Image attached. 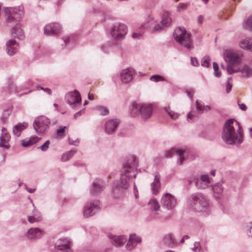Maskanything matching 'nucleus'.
Wrapping results in <instances>:
<instances>
[{"instance_id":"1","label":"nucleus","mask_w":252,"mask_h":252,"mask_svg":"<svg viewBox=\"0 0 252 252\" xmlns=\"http://www.w3.org/2000/svg\"><path fill=\"white\" fill-rule=\"evenodd\" d=\"M222 138L228 145L239 146L243 141V134L241 127L235 123L234 119H229L225 123Z\"/></svg>"},{"instance_id":"2","label":"nucleus","mask_w":252,"mask_h":252,"mask_svg":"<svg viewBox=\"0 0 252 252\" xmlns=\"http://www.w3.org/2000/svg\"><path fill=\"white\" fill-rule=\"evenodd\" d=\"M138 164V159L131 156L128 158L124 164L123 169L121 173L120 186L124 189H127L133 179L136 176L135 169Z\"/></svg>"},{"instance_id":"3","label":"nucleus","mask_w":252,"mask_h":252,"mask_svg":"<svg viewBox=\"0 0 252 252\" xmlns=\"http://www.w3.org/2000/svg\"><path fill=\"white\" fill-rule=\"evenodd\" d=\"M190 209L196 212H207L210 210L209 200L201 193L192 194L189 201Z\"/></svg>"},{"instance_id":"4","label":"nucleus","mask_w":252,"mask_h":252,"mask_svg":"<svg viewBox=\"0 0 252 252\" xmlns=\"http://www.w3.org/2000/svg\"><path fill=\"white\" fill-rule=\"evenodd\" d=\"M153 107L151 103L134 102L131 104L130 114L132 117L140 114L143 119L150 118L153 113Z\"/></svg>"},{"instance_id":"5","label":"nucleus","mask_w":252,"mask_h":252,"mask_svg":"<svg viewBox=\"0 0 252 252\" xmlns=\"http://www.w3.org/2000/svg\"><path fill=\"white\" fill-rule=\"evenodd\" d=\"M175 40L180 45L185 47L188 49L191 48L192 40L191 34L188 33L185 28H177L173 34Z\"/></svg>"},{"instance_id":"6","label":"nucleus","mask_w":252,"mask_h":252,"mask_svg":"<svg viewBox=\"0 0 252 252\" xmlns=\"http://www.w3.org/2000/svg\"><path fill=\"white\" fill-rule=\"evenodd\" d=\"M5 20L7 23H15L24 16L22 7L5 8L4 9Z\"/></svg>"},{"instance_id":"7","label":"nucleus","mask_w":252,"mask_h":252,"mask_svg":"<svg viewBox=\"0 0 252 252\" xmlns=\"http://www.w3.org/2000/svg\"><path fill=\"white\" fill-rule=\"evenodd\" d=\"M50 124L49 119L45 116H40L35 119L33 126L36 133L40 134L47 130Z\"/></svg>"},{"instance_id":"8","label":"nucleus","mask_w":252,"mask_h":252,"mask_svg":"<svg viewBox=\"0 0 252 252\" xmlns=\"http://www.w3.org/2000/svg\"><path fill=\"white\" fill-rule=\"evenodd\" d=\"M127 27L122 23H116L110 29L111 36L116 40L123 39L127 33Z\"/></svg>"},{"instance_id":"9","label":"nucleus","mask_w":252,"mask_h":252,"mask_svg":"<svg viewBox=\"0 0 252 252\" xmlns=\"http://www.w3.org/2000/svg\"><path fill=\"white\" fill-rule=\"evenodd\" d=\"M67 103L73 109L79 107L82 102L81 94L77 90L68 93L65 95Z\"/></svg>"},{"instance_id":"10","label":"nucleus","mask_w":252,"mask_h":252,"mask_svg":"<svg viewBox=\"0 0 252 252\" xmlns=\"http://www.w3.org/2000/svg\"><path fill=\"white\" fill-rule=\"evenodd\" d=\"M99 201L97 200L93 202L87 203L84 208L83 214L85 218H89L95 215L100 209Z\"/></svg>"},{"instance_id":"11","label":"nucleus","mask_w":252,"mask_h":252,"mask_svg":"<svg viewBox=\"0 0 252 252\" xmlns=\"http://www.w3.org/2000/svg\"><path fill=\"white\" fill-rule=\"evenodd\" d=\"M241 55L236 52L226 50L224 53V59L226 62L233 65H238L242 62Z\"/></svg>"},{"instance_id":"12","label":"nucleus","mask_w":252,"mask_h":252,"mask_svg":"<svg viewBox=\"0 0 252 252\" xmlns=\"http://www.w3.org/2000/svg\"><path fill=\"white\" fill-rule=\"evenodd\" d=\"M160 202L163 207L168 210H172L176 206V198L172 194L165 193L162 195Z\"/></svg>"},{"instance_id":"13","label":"nucleus","mask_w":252,"mask_h":252,"mask_svg":"<svg viewBox=\"0 0 252 252\" xmlns=\"http://www.w3.org/2000/svg\"><path fill=\"white\" fill-rule=\"evenodd\" d=\"M44 232L38 227H31L25 233L24 237L27 240L35 242L42 236Z\"/></svg>"},{"instance_id":"14","label":"nucleus","mask_w":252,"mask_h":252,"mask_svg":"<svg viewBox=\"0 0 252 252\" xmlns=\"http://www.w3.org/2000/svg\"><path fill=\"white\" fill-rule=\"evenodd\" d=\"M62 28L57 23H52L46 25L44 28V33L47 35H56L60 33Z\"/></svg>"},{"instance_id":"15","label":"nucleus","mask_w":252,"mask_h":252,"mask_svg":"<svg viewBox=\"0 0 252 252\" xmlns=\"http://www.w3.org/2000/svg\"><path fill=\"white\" fill-rule=\"evenodd\" d=\"M118 119H112L108 120L105 125V130L109 134L114 133L120 124Z\"/></svg>"},{"instance_id":"16","label":"nucleus","mask_w":252,"mask_h":252,"mask_svg":"<svg viewBox=\"0 0 252 252\" xmlns=\"http://www.w3.org/2000/svg\"><path fill=\"white\" fill-rule=\"evenodd\" d=\"M72 246V242L71 240L66 237L59 239L55 243V247L58 250L64 252L69 247Z\"/></svg>"},{"instance_id":"17","label":"nucleus","mask_w":252,"mask_h":252,"mask_svg":"<svg viewBox=\"0 0 252 252\" xmlns=\"http://www.w3.org/2000/svg\"><path fill=\"white\" fill-rule=\"evenodd\" d=\"M5 50L9 56H13L18 51L19 45L18 43L14 39L8 40L5 44Z\"/></svg>"},{"instance_id":"18","label":"nucleus","mask_w":252,"mask_h":252,"mask_svg":"<svg viewBox=\"0 0 252 252\" xmlns=\"http://www.w3.org/2000/svg\"><path fill=\"white\" fill-rule=\"evenodd\" d=\"M185 152V150L182 149H178L175 148H173L166 152L165 157L167 158H169L171 157L174 154H176L177 156L179 157L178 163L179 165H181L185 159L184 158V154Z\"/></svg>"},{"instance_id":"19","label":"nucleus","mask_w":252,"mask_h":252,"mask_svg":"<svg viewBox=\"0 0 252 252\" xmlns=\"http://www.w3.org/2000/svg\"><path fill=\"white\" fill-rule=\"evenodd\" d=\"M108 236L111 240V243L116 247L124 245L127 241L126 236L124 235L115 236L112 234H109Z\"/></svg>"},{"instance_id":"20","label":"nucleus","mask_w":252,"mask_h":252,"mask_svg":"<svg viewBox=\"0 0 252 252\" xmlns=\"http://www.w3.org/2000/svg\"><path fill=\"white\" fill-rule=\"evenodd\" d=\"M141 242V239L139 236H137L136 234H131L129 236V238L126 248L128 251H131Z\"/></svg>"},{"instance_id":"21","label":"nucleus","mask_w":252,"mask_h":252,"mask_svg":"<svg viewBox=\"0 0 252 252\" xmlns=\"http://www.w3.org/2000/svg\"><path fill=\"white\" fill-rule=\"evenodd\" d=\"M121 81L124 83H127L132 80L133 72L132 69L126 68L123 70L120 73Z\"/></svg>"},{"instance_id":"22","label":"nucleus","mask_w":252,"mask_h":252,"mask_svg":"<svg viewBox=\"0 0 252 252\" xmlns=\"http://www.w3.org/2000/svg\"><path fill=\"white\" fill-rule=\"evenodd\" d=\"M103 188V183L100 180H95L91 187V193L94 195L100 193Z\"/></svg>"},{"instance_id":"23","label":"nucleus","mask_w":252,"mask_h":252,"mask_svg":"<svg viewBox=\"0 0 252 252\" xmlns=\"http://www.w3.org/2000/svg\"><path fill=\"white\" fill-rule=\"evenodd\" d=\"M160 176L159 174L158 173L155 174L154 182L151 185L152 192L154 194H157L160 189Z\"/></svg>"},{"instance_id":"24","label":"nucleus","mask_w":252,"mask_h":252,"mask_svg":"<svg viewBox=\"0 0 252 252\" xmlns=\"http://www.w3.org/2000/svg\"><path fill=\"white\" fill-rule=\"evenodd\" d=\"M11 33L13 36L19 39H23L25 38L24 32L19 24H16L11 29Z\"/></svg>"},{"instance_id":"25","label":"nucleus","mask_w":252,"mask_h":252,"mask_svg":"<svg viewBox=\"0 0 252 252\" xmlns=\"http://www.w3.org/2000/svg\"><path fill=\"white\" fill-rule=\"evenodd\" d=\"M240 47L247 51L252 52V38L247 37L239 42Z\"/></svg>"},{"instance_id":"26","label":"nucleus","mask_w":252,"mask_h":252,"mask_svg":"<svg viewBox=\"0 0 252 252\" xmlns=\"http://www.w3.org/2000/svg\"><path fill=\"white\" fill-rule=\"evenodd\" d=\"M28 127V124L26 123H19L14 126L13 128V134L19 137L23 130L26 129Z\"/></svg>"},{"instance_id":"27","label":"nucleus","mask_w":252,"mask_h":252,"mask_svg":"<svg viewBox=\"0 0 252 252\" xmlns=\"http://www.w3.org/2000/svg\"><path fill=\"white\" fill-rule=\"evenodd\" d=\"M241 76L244 78H250L252 76V68L247 64H244L241 68H239Z\"/></svg>"},{"instance_id":"28","label":"nucleus","mask_w":252,"mask_h":252,"mask_svg":"<svg viewBox=\"0 0 252 252\" xmlns=\"http://www.w3.org/2000/svg\"><path fill=\"white\" fill-rule=\"evenodd\" d=\"M10 136L8 133H1L0 137V147L5 149H8L9 145L8 142L10 140Z\"/></svg>"},{"instance_id":"29","label":"nucleus","mask_w":252,"mask_h":252,"mask_svg":"<svg viewBox=\"0 0 252 252\" xmlns=\"http://www.w3.org/2000/svg\"><path fill=\"white\" fill-rule=\"evenodd\" d=\"M172 19L170 14L167 11H164L162 15V20L160 21V24L165 27H168L171 25Z\"/></svg>"},{"instance_id":"30","label":"nucleus","mask_w":252,"mask_h":252,"mask_svg":"<svg viewBox=\"0 0 252 252\" xmlns=\"http://www.w3.org/2000/svg\"><path fill=\"white\" fill-rule=\"evenodd\" d=\"M40 139L37 136H33L28 140H23L21 141V144L23 147H28L36 143Z\"/></svg>"},{"instance_id":"31","label":"nucleus","mask_w":252,"mask_h":252,"mask_svg":"<svg viewBox=\"0 0 252 252\" xmlns=\"http://www.w3.org/2000/svg\"><path fill=\"white\" fill-rule=\"evenodd\" d=\"M149 208L153 211H158L160 208L158 202L155 198L151 199L148 203Z\"/></svg>"},{"instance_id":"32","label":"nucleus","mask_w":252,"mask_h":252,"mask_svg":"<svg viewBox=\"0 0 252 252\" xmlns=\"http://www.w3.org/2000/svg\"><path fill=\"white\" fill-rule=\"evenodd\" d=\"M196 109L198 113L201 114L204 110L208 111L211 110V107L208 105L202 107L200 102L197 100L196 101Z\"/></svg>"},{"instance_id":"33","label":"nucleus","mask_w":252,"mask_h":252,"mask_svg":"<svg viewBox=\"0 0 252 252\" xmlns=\"http://www.w3.org/2000/svg\"><path fill=\"white\" fill-rule=\"evenodd\" d=\"M75 153L76 151L71 150L63 154L61 158V160L63 162L68 160Z\"/></svg>"},{"instance_id":"34","label":"nucleus","mask_w":252,"mask_h":252,"mask_svg":"<svg viewBox=\"0 0 252 252\" xmlns=\"http://www.w3.org/2000/svg\"><path fill=\"white\" fill-rule=\"evenodd\" d=\"M211 59L209 56H204L201 60V65L203 67H208L210 65Z\"/></svg>"},{"instance_id":"35","label":"nucleus","mask_w":252,"mask_h":252,"mask_svg":"<svg viewBox=\"0 0 252 252\" xmlns=\"http://www.w3.org/2000/svg\"><path fill=\"white\" fill-rule=\"evenodd\" d=\"M244 27L248 30H252V15L245 21Z\"/></svg>"},{"instance_id":"36","label":"nucleus","mask_w":252,"mask_h":252,"mask_svg":"<svg viewBox=\"0 0 252 252\" xmlns=\"http://www.w3.org/2000/svg\"><path fill=\"white\" fill-rule=\"evenodd\" d=\"M150 80L153 82H159L164 81V78L159 75H154L150 77Z\"/></svg>"},{"instance_id":"37","label":"nucleus","mask_w":252,"mask_h":252,"mask_svg":"<svg viewBox=\"0 0 252 252\" xmlns=\"http://www.w3.org/2000/svg\"><path fill=\"white\" fill-rule=\"evenodd\" d=\"M165 27L162 25L160 24V22L159 23H155L153 26V30L156 32H159L163 29Z\"/></svg>"},{"instance_id":"38","label":"nucleus","mask_w":252,"mask_h":252,"mask_svg":"<svg viewBox=\"0 0 252 252\" xmlns=\"http://www.w3.org/2000/svg\"><path fill=\"white\" fill-rule=\"evenodd\" d=\"M166 111L169 114L170 117L173 119H177L179 116L178 113L171 110L169 108H166Z\"/></svg>"},{"instance_id":"39","label":"nucleus","mask_w":252,"mask_h":252,"mask_svg":"<svg viewBox=\"0 0 252 252\" xmlns=\"http://www.w3.org/2000/svg\"><path fill=\"white\" fill-rule=\"evenodd\" d=\"M233 64L229 63L227 66L226 70L228 73L230 74L239 72V68L237 69H234L233 68Z\"/></svg>"},{"instance_id":"40","label":"nucleus","mask_w":252,"mask_h":252,"mask_svg":"<svg viewBox=\"0 0 252 252\" xmlns=\"http://www.w3.org/2000/svg\"><path fill=\"white\" fill-rule=\"evenodd\" d=\"M50 144V141L47 140L43 145L40 146L39 147V149H40L42 151L45 152L48 149Z\"/></svg>"},{"instance_id":"41","label":"nucleus","mask_w":252,"mask_h":252,"mask_svg":"<svg viewBox=\"0 0 252 252\" xmlns=\"http://www.w3.org/2000/svg\"><path fill=\"white\" fill-rule=\"evenodd\" d=\"M192 251L194 252H201V247L199 242H195L194 243V247L191 249Z\"/></svg>"},{"instance_id":"42","label":"nucleus","mask_w":252,"mask_h":252,"mask_svg":"<svg viewBox=\"0 0 252 252\" xmlns=\"http://www.w3.org/2000/svg\"><path fill=\"white\" fill-rule=\"evenodd\" d=\"M40 220V218L39 217L36 218L34 216L28 217V220L31 223L38 221Z\"/></svg>"},{"instance_id":"43","label":"nucleus","mask_w":252,"mask_h":252,"mask_svg":"<svg viewBox=\"0 0 252 252\" xmlns=\"http://www.w3.org/2000/svg\"><path fill=\"white\" fill-rule=\"evenodd\" d=\"M98 109L102 115H107L109 113L108 109L106 107L100 106L99 107Z\"/></svg>"},{"instance_id":"44","label":"nucleus","mask_w":252,"mask_h":252,"mask_svg":"<svg viewBox=\"0 0 252 252\" xmlns=\"http://www.w3.org/2000/svg\"><path fill=\"white\" fill-rule=\"evenodd\" d=\"M232 81H229L226 82V92L228 94L230 92L232 89Z\"/></svg>"},{"instance_id":"45","label":"nucleus","mask_w":252,"mask_h":252,"mask_svg":"<svg viewBox=\"0 0 252 252\" xmlns=\"http://www.w3.org/2000/svg\"><path fill=\"white\" fill-rule=\"evenodd\" d=\"M201 181L205 182V183H210V178L208 175H202L200 177Z\"/></svg>"},{"instance_id":"46","label":"nucleus","mask_w":252,"mask_h":252,"mask_svg":"<svg viewBox=\"0 0 252 252\" xmlns=\"http://www.w3.org/2000/svg\"><path fill=\"white\" fill-rule=\"evenodd\" d=\"M155 21V17L153 13H151L146 20V23H150Z\"/></svg>"},{"instance_id":"47","label":"nucleus","mask_w":252,"mask_h":252,"mask_svg":"<svg viewBox=\"0 0 252 252\" xmlns=\"http://www.w3.org/2000/svg\"><path fill=\"white\" fill-rule=\"evenodd\" d=\"M66 126L60 127L57 130V133L58 136H62L63 134Z\"/></svg>"},{"instance_id":"48","label":"nucleus","mask_w":252,"mask_h":252,"mask_svg":"<svg viewBox=\"0 0 252 252\" xmlns=\"http://www.w3.org/2000/svg\"><path fill=\"white\" fill-rule=\"evenodd\" d=\"M187 7V4L180 3L177 7V10L179 11H181L185 9Z\"/></svg>"},{"instance_id":"49","label":"nucleus","mask_w":252,"mask_h":252,"mask_svg":"<svg viewBox=\"0 0 252 252\" xmlns=\"http://www.w3.org/2000/svg\"><path fill=\"white\" fill-rule=\"evenodd\" d=\"M73 39V36H67L63 38L64 43L66 45H67L68 43L72 41Z\"/></svg>"},{"instance_id":"50","label":"nucleus","mask_w":252,"mask_h":252,"mask_svg":"<svg viewBox=\"0 0 252 252\" xmlns=\"http://www.w3.org/2000/svg\"><path fill=\"white\" fill-rule=\"evenodd\" d=\"M191 63L192 65L194 66H197L199 65V63L198 62L197 59L196 58H191Z\"/></svg>"},{"instance_id":"51","label":"nucleus","mask_w":252,"mask_h":252,"mask_svg":"<svg viewBox=\"0 0 252 252\" xmlns=\"http://www.w3.org/2000/svg\"><path fill=\"white\" fill-rule=\"evenodd\" d=\"M69 143L70 145H77L79 143V140L78 139H77L75 140H72L70 138H68Z\"/></svg>"},{"instance_id":"52","label":"nucleus","mask_w":252,"mask_h":252,"mask_svg":"<svg viewBox=\"0 0 252 252\" xmlns=\"http://www.w3.org/2000/svg\"><path fill=\"white\" fill-rule=\"evenodd\" d=\"M142 35V33L138 32V33H133L132 35V36L134 38H140Z\"/></svg>"},{"instance_id":"53","label":"nucleus","mask_w":252,"mask_h":252,"mask_svg":"<svg viewBox=\"0 0 252 252\" xmlns=\"http://www.w3.org/2000/svg\"><path fill=\"white\" fill-rule=\"evenodd\" d=\"M194 116H195V115L194 114L193 112H190L187 115V119H188V121L190 122V121L189 120V119L191 120L192 118H193Z\"/></svg>"},{"instance_id":"54","label":"nucleus","mask_w":252,"mask_h":252,"mask_svg":"<svg viewBox=\"0 0 252 252\" xmlns=\"http://www.w3.org/2000/svg\"><path fill=\"white\" fill-rule=\"evenodd\" d=\"M203 20H204V17L202 15H200L197 17V23L198 24H202L203 22Z\"/></svg>"},{"instance_id":"55","label":"nucleus","mask_w":252,"mask_h":252,"mask_svg":"<svg viewBox=\"0 0 252 252\" xmlns=\"http://www.w3.org/2000/svg\"><path fill=\"white\" fill-rule=\"evenodd\" d=\"M239 108L243 111H246L247 109V107L246 106V105L244 104V103H241V104H240L239 103Z\"/></svg>"},{"instance_id":"56","label":"nucleus","mask_w":252,"mask_h":252,"mask_svg":"<svg viewBox=\"0 0 252 252\" xmlns=\"http://www.w3.org/2000/svg\"><path fill=\"white\" fill-rule=\"evenodd\" d=\"M134 193L135 198H138V190H137V189L136 187L135 183L134 184Z\"/></svg>"},{"instance_id":"57","label":"nucleus","mask_w":252,"mask_h":252,"mask_svg":"<svg viewBox=\"0 0 252 252\" xmlns=\"http://www.w3.org/2000/svg\"><path fill=\"white\" fill-rule=\"evenodd\" d=\"M26 189L30 193H33L35 190V189H31L28 188L26 185L25 186Z\"/></svg>"},{"instance_id":"58","label":"nucleus","mask_w":252,"mask_h":252,"mask_svg":"<svg viewBox=\"0 0 252 252\" xmlns=\"http://www.w3.org/2000/svg\"><path fill=\"white\" fill-rule=\"evenodd\" d=\"M213 68L215 71H217L219 70V66L216 62L213 63Z\"/></svg>"},{"instance_id":"59","label":"nucleus","mask_w":252,"mask_h":252,"mask_svg":"<svg viewBox=\"0 0 252 252\" xmlns=\"http://www.w3.org/2000/svg\"><path fill=\"white\" fill-rule=\"evenodd\" d=\"M84 112V109H82V110L79 111V112H77L76 113H75L74 115V117L75 118H77L78 116L81 115L82 112Z\"/></svg>"},{"instance_id":"60","label":"nucleus","mask_w":252,"mask_h":252,"mask_svg":"<svg viewBox=\"0 0 252 252\" xmlns=\"http://www.w3.org/2000/svg\"><path fill=\"white\" fill-rule=\"evenodd\" d=\"M247 227L249 229V232L252 236V223H250L247 225Z\"/></svg>"},{"instance_id":"61","label":"nucleus","mask_w":252,"mask_h":252,"mask_svg":"<svg viewBox=\"0 0 252 252\" xmlns=\"http://www.w3.org/2000/svg\"><path fill=\"white\" fill-rule=\"evenodd\" d=\"M147 24V23H143L142 24L140 27V30H142L143 29H145L146 28H148V26L146 25Z\"/></svg>"},{"instance_id":"62","label":"nucleus","mask_w":252,"mask_h":252,"mask_svg":"<svg viewBox=\"0 0 252 252\" xmlns=\"http://www.w3.org/2000/svg\"><path fill=\"white\" fill-rule=\"evenodd\" d=\"M44 91L47 94H48L49 95H51L52 94L51 90L48 88H45V89H44Z\"/></svg>"},{"instance_id":"63","label":"nucleus","mask_w":252,"mask_h":252,"mask_svg":"<svg viewBox=\"0 0 252 252\" xmlns=\"http://www.w3.org/2000/svg\"><path fill=\"white\" fill-rule=\"evenodd\" d=\"M63 252H74V251L72 249V247H69V248H67Z\"/></svg>"},{"instance_id":"64","label":"nucleus","mask_w":252,"mask_h":252,"mask_svg":"<svg viewBox=\"0 0 252 252\" xmlns=\"http://www.w3.org/2000/svg\"><path fill=\"white\" fill-rule=\"evenodd\" d=\"M112 251V249L110 248H107L103 250L102 251L100 252H110Z\"/></svg>"}]
</instances>
